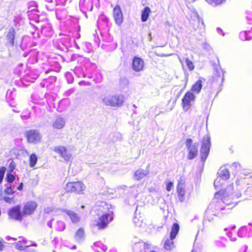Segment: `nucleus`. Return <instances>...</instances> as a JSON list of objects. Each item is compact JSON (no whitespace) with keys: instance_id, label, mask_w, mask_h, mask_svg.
Returning a JSON list of instances; mask_svg holds the SVG:
<instances>
[{"instance_id":"obj_1","label":"nucleus","mask_w":252,"mask_h":252,"mask_svg":"<svg viewBox=\"0 0 252 252\" xmlns=\"http://www.w3.org/2000/svg\"><path fill=\"white\" fill-rule=\"evenodd\" d=\"M232 190V184L227 186L225 189V192L223 193V198H220V192L215 193L214 197L205 212V219L203 221L204 224L206 223L207 220L209 222L213 221V216L220 217L221 214L224 213V212H222L223 210H228L230 209V208L226 209L224 205L227 206L232 205V198L230 197L229 198H227V197L225 196V195L231 193V195L234 196L231 192ZM229 196H230V194H229Z\"/></svg>"},{"instance_id":"obj_2","label":"nucleus","mask_w":252,"mask_h":252,"mask_svg":"<svg viewBox=\"0 0 252 252\" xmlns=\"http://www.w3.org/2000/svg\"><path fill=\"white\" fill-rule=\"evenodd\" d=\"M109 205L101 202L97 209L98 220L96 225L99 228H104L113 220V212L109 210Z\"/></svg>"},{"instance_id":"obj_3","label":"nucleus","mask_w":252,"mask_h":252,"mask_svg":"<svg viewBox=\"0 0 252 252\" xmlns=\"http://www.w3.org/2000/svg\"><path fill=\"white\" fill-rule=\"evenodd\" d=\"M102 100L103 104L106 106L119 107L122 105L124 97L123 95H108L104 96Z\"/></svg>"},{"instance_id":"obj_4","label":"nucleus","mask_w":252,"mask_h":252,"mask_svg":"<svg viewBox=\"0 0 252 252\" xmlns=\"http://www.w3.org/2000/svg\"><path fill=\"white\" fill-rule=\"evenodd\" d=\"M86 189L85 185L81 181L69 182L66 184L65 189L67 192L82 194Z\"/></svg>"},{"instance_id":"obj_5","label":"nucleus","mask_w":252,"mask_h":252,"mask_svg":"<svg viewBox=\"0 0 252 252\" xmlns=\"http://www.w3.org/2000/svg\"><path fill=\"white\" fill-rule=\"evenodd\" d=\"M211 146L210 137L209 135H205L202 141L200 150L201 160L204 161L209 154Z\"/></svg>"},{"instance_id":"obj_6","label":"nucleus","mask_w":252,"mask_h":252,"mask_svg":"<svg viewBox=\"0 0 252 252\" xmlns=\"http://www.w3.org/2000/svg\"><path fill=\"white\" fill-rule=\"evenodd\" d=\"M54 151L59 154L65 161H69L72 157L71 151L63 146H57L54 147Z\"/></svg>"},{"instance_id":"obj_7","label":"nucleus","mask_w":252,"mask_h":252,"mask_svg":"<svg viewBox=\"0 0 252 252\" xmlns=\"http://www.w3.org/2000/svg\"><path fill=\"white\" fill-rule=\"evenodd\" d=\"M186 145L187 147L189 154L187 158L189 159H192L196 157L198 153V143H195L192 144V140L188 138L186 141Z\"/></svg>"},{"instance_id":"obj_8","label":"nucleus","mask_w":252,"mask_h":252,"mask_svg":"<svg viewBox=\"0 0 252 252\" xmlns=\"http://www.w3.org/2000/svg\"><path fill=\"white\" fill-rule=\"evenodd\" d=\"M41 135L37 130H30L27 132V138L30 143L36 144L40 142Z\"/></svg>"},{"instance_id":"obj_9","label":"nucleus","mask_w":252,"mask_h":252,"mask_svg":"<svg viewBox=\"0 0 252 252\" xmlns=\"http://www.w3.org/2000/svg\"><path fill=\"white\" fill-rule=\"evenodd\" d=\"M195 99V96L191 92H188L186 93L182 99V104L185 111H188L190 108L191 103L193 102Z\"/></svg>"},{"instance_id":"obj_10","label":"nucleus","mask_w":252,"mask_h":252,"mask_svg":"<svg viewBox=\"0 0 252 252\" xmlns=\"http://www.w3.org/2000/svg\"><path fill=\"white\" fill-rule=\"evenodd\" d=\"M8 215L12 219L21 221L24 215L21 212L20 206L16 205L9 211Z\"/></svg>"},{"instance_id":"obj_11","label":"nucleus","mask_w":252,"mask_h":252,"mask_svg":"<svg viewBox=\"0 0 252 252\" xmlns=\"http://www.w3.org/2000/svg\"><path fill=\"white\" fill-rule=\"evenodd\" d=\"M150 173V164H149L145 169L139 168L136 170L133 176V178L136 181H139L146 177Z\"/></svg>"},{"instance_id":"obj_12","label":"nucleus","mask_w":252,"mask_h":252,"mask_svg":"<svg viewBox=\"0 0 252 252\" xmlns=\"http://www.w3.org/2000/svg\"><path fill=\"white\" fill-rule=\"evenodd\" d=\"M37 207L36 202L33 201H29L25 204L23 210V214L24 215H30L32 214Z\"/></svg>"},{"instance_id":"obj_13","label":"nucleus","mask_w":252,"mask_h":252,"mask_svg":"<svg viewBox=\"0 0 252 252\" xmlns=\"http://www.w3.org/2000/svg\"><path fill=\"white\" fill-rule=\"evenodd\" d=\"M113 14L116 24L118 26L121 25L123 22V15L119 5H116L114 8Z\"/></svg>"},{"instance_id":"obj_14","label":"nucleus","mask_w":252,"mask_h":252,"mask_svg":"<svg viewBox=\"0 0 252 252\" xmlns=\"http://www.w3.org/2000/svg\"><path fill=\"white\" fill-rule=\"evenodd\" d=\"M178 197L181 202H183L185 200V182L183 180H180L177 187Z\"/></svg>"},{"instance_id":"obj_15","label":"nucleus","mask_w":252,"mask_h":252,"mask_svg":"<svg viewBox=\"0 0 252 252\" xmlns=\"http://www.w3.org/2000/svg\"><path fill=\"white\" fill-rule=\"evenodd\" d=\"M238 236L241 238H249L252 236V228L247 226L241 227L238 231Z\"/></svg>"},{"instance_id":"obj_16","label":"nucleus","mask_w":252,"mask_h":252,"mask_svg":"<svg viewBox=\"0 0 252 252\" xmlns=\"http://www.w3.org/2000/svg\"><path fill=\"white\" fill-rule=\"evenodd\" d=\"M144 67V61L140 58L135 57L133 59L132 68L135 71L142 70Z\"/></svg>"},{"instance_id":"obj_17","label":"nucleus","mask_w":252,"mask_h":252,"mask_svg":"<svg viewBox=\"0 0 252 252\" xmlns=\"http://www.w3.org/2000/svg\"><path fill=\"white\" fill-rule=\"evenodd\" d=\"M65 125V119L61 117H59L52 123V126L55 129H60L63 128Z\"/></svg>"},{"instance_id":"obj_18","label":"nucleus","mask_w":252,"mask_h":252,"mask_svg":"<svg viewBox=\"0 0 252 252\" xmlns=\"http://www.w3.org/2000/svg\"><path fill=\"white\" fill-rule=\"evenodd\" d=\"M213 78V82H220V84L222 83L224 80V77L222 70L220 69H216L214 71Z\"/></svg>"},{"instance_id":"obj_19","label":"nucleus","mask_w":252,"mask_h":252,"mask_svg":"<svg viewBox=\"0 0 252 252\" xmlns=\"http://www.w3.org/2000/svg\"><path fill=\"white\" fill-rule=\"evenodd\" d=\"M15 35V30L13 28H10L6 34L5 37L7 40V43H8L11 46H14V40Z\"/></svg>"},{"instance_id":"obj_20","label":"nucleus","mask_w":252,"mask_h":252,"mask_svg":"<svg viewBox=\"0 0 252 252\" xmlns=\"http://www.w3.org/2000/svg\"><path fill=\"white\" fill-rule=\"evenodd\" d=\"M218 174L219 177L224 180L228 179L230 177L229 172L225 167H220Z\"/></svg>"},{"instance_id":"obj_21","label":"nucleus","mask_w":252,"mask_h":252,"mask_svg":"<svg viewBox=\"0 0 252 252\" xmlns=\"http://www.w3.org/2000/svg\"><path fill=\"white\" fill-rule=\"evenodd\" d=\"M64 212L69 217L73 223H78L79 222L80 219L76 213L69 210H66Z\"/></svg>"},{"instance_id":"obj_22","label":"nucleus","mask_w":252,"mask_h":252,"mask_svg":"<svg viewBox=\"0 0 252 252\" xmlns=\"http://www.w3.org/2000/svg\"><path fill=\"white\" fill-rule=\"evenodd\" d=\"M74 239L78 242H81L85 239V232L83 228H80L75 233Z\"/></svg>"},{"instance_id":"obj_23","label":"nucleus","mask_w":252,"mask_h":252,"mask_svg":"<svg viewBox=\"0 0 252 252\" xmlns=\"http://www.w3.org/2000/svg\"><path fill=\"white\" fill-rule=\"evenodd\" d=\"M227 239L224 237H220L215 241L214 243L216 247L219 248L223 249L226 246Z\"/></svg>"},{"instance_id":"obj_24","label":"nucleus","mask_w":252,"mask_h":252,"mask_svg":"<svg viewBox=\"0 0 252 252\" xmlns=\"http://www.w3.org/2000/svg\"><path fill=\"white\" fill-rule=\"evenodd\" d=\"M174 239H171L170 237H165L163 241H164V248L166 250H170L173 247L174 244L173 242V240Z\"/></svg>"},{"instance_id":"obj_25","label":"nucleus","mask_w":252,"mask_h":252,"mask_svg":"<svg viewBox=\"0 0 252 252\" xmlns=\"http://www.w3.org/2000/svg\"><path fill=\"white\" fill-rule=\"evenodd\" d=\"M195 18L196 20H194V22L192 23L194 29L197 30L198 29H204V25L203 21L200 20L198 16Z\"/></svg>"},{"instance_id":"obj_26","label":"nucleus","mask_w":252,"mask_h":252,"mask_svg":"<svg viewBox=\"0 0 252 252\" xmlns=\"http://www.w3.org/2000/svg\"><path fill=\"white\" fill-rule=\"evenodd\" d=\"M202 82L201 80H198L192 86L191 90L195 93L198 94L200 92L202 87Z\"/></svg>"},{"instance_id":"obj_27","label":"nucleus","mask_w":252,"mask_h":252,"mask_svg":"<svg viewBox=\"0 0 252 252\" xmlns=\"http://www.w3.org/2000/svg\"><path fill=\"white\" fill-rule=\"evenodd\" d=\"M151 12V9L149 7H145L143 10L142 11L141 20L143 22H146Z\"/></svg>"},{"instance_id":"obj_28","label":"nucleus","mask_w":252,"mask_h":252,"mask_svg":"<svg viewBox=\"0 0 252 252\" xmlns=\"http://www.w3.org/2000/svg\"><path fill=\"white\" fill-rule=\"evenodd\" d=\"M179 230V225L178 224L176 223H174L171 229L170 237L171 239H174L178 234Z\"/></svg>"},{"instance_id":"obj_29","label":"nucleus","mask_w":252,"mask_h":252,"mask_svg":"<svg viewBox=\"0 0 252 252\" xmlns=\"http://www.w3.org/2000/svg\"><path fill=\"white\" fill-rule=\"evenodd\" d=\"M54 227L56 230L59 231H63L65 228V224L63 221L58 220L56 221Z\"/></svg>"},{"instance_id":"obj_30","label":"nucleus","mask_w":252,"mask_h":252,"mask_svg":"<svg viewBox=\"0 0 252 252\" xmlns=\"http://www.w3.org/2000/svg\"><path fill=\"white\" fill-rule=\"evenodd\" d=\"M224 183V180L220 178V177H218L214 181V185L216 189H219L221 187L222 185Z\"/></svg>"},{"instance_id":"obj_31","label":"nucleus","mask_w":252,"mask_h":252,"mask_svg":"<svg viewBox=\"0 0 252 252\" xmlns=\"http://www.w3.org/2000/svg\"><path fill=\"white\" fill-rule=\"evenodd\" d=\"M26 244V241L23 239L22 242L21 241H19L18 242L15 243V248L19 250H24V248L27 246Z\"/></svg>"},{"instance_id":"obj_32","label":"nucleus","mask_w":252,"mask_h":252,"mask_svg":"<svg viewBox=\"0 0 252 252\" xmlns=\"http://www.w3.org/2000/svg\"><path fill=\"white\" fill-rule=\"evenodd\" d=\"M37 160V158L36 155L34 154H32L30 157V166L33 167L36 163Z\"/></svg>"},{"instance_id":"obj_33","label":"nucleus","mask_w":252,"mask_h":252,"mask_svg":"<svg viewBox=\"0 0 252 252\" xmlns=\"http://www.w3.org/2000/svg\"><path fill=\"white\" fill-rule=\"evenodd\" d=\"M206 1L209 4L213 5L216 6L219 4H220L225 1L226 0H206Z\"/></svg>"},{"instance_id":"obj_34","label":"nucleus","mask_w":252,"mask_h":252,"mask_svg":"<svg viewBox=\"0 0 252 252\" xmlns=\"http://www.w3.org/2000/svg\"><path fill=\"white\" fill-rule=\"evenodd\" d=\"M185 62L187 65L189 70H192L194 69V65L191 61L189 60V59L186 58L185 59Z\"/></svg>"},{"instance_id":"obj_35","label":"nucleus","mask_w":252,"mask_h":252,"mask_svg":"<svg viewBox=\"0 0 252 252\" xmlns=\"http://www.w3.org/2000/svg\"><path fill=\"white\" fill-rule=\"evenodd\" d=\"M231 168L232 170H234L236 171H239L241 170V165L237 162H234L231 165Z\"/></svg>"},{"instance_id":"obj_36","label":"nucleus","mask_w":252,"mask_h":252,"mask_svg":"<svg viewBox=\"0 0 252 252\" xmlns=\"http://www.w3.org/2000/svg\"><path fill=\"white\" fill-rule=\"evenodd\" d=\"M240 37L242 40H250V38L248 37V32L246 31L241 32Z\"/></svg>"},{"instance_id":"obj_37","label":"nucleus","mask_w":252,"mask_h":252,"mask_svg":"<svg viewBox=\"0 0 252 252\" xmlns=\"http://www.w3.org/2000/svg\"><path fill=\"white\" fill-rule=\"evenodd\" d=\"M15 179V176L11 173H7L6 175L7 181L9 183H12Z\"/></svg>"},{"instance_id":"obj_38","label":"nucleus","mask_w":252,"mask_h":252,"mask_svg":"<svg viewBox=\"0 0 252 252\" xmlns=\"http://www.w3.org/2000/svg\"><path fill=\"white\" fill-rule=\"evenodd\" d=\"M6 171V168L5 167H1L0 168V184L1 183L4 175Z\"/></svg>"},{"instance_id":"obj_39","label":"nucleus","mask_w":252,"mask_h":252,"mask_svg":"<svg viewBox=\"0 0 252 252\" xmlns=\"http://www.w3.org/2000/svg\"><path fill=\"white\" fill-rule=\"evenodd\" d=\"M14 191L11 186H7L6 188L4 190V192L8 195L12 194L14 193Z\"/></svg>"},{"instance_id":"obj_40","label":"nucleus","mask_w":252,"mask_h":252,"mask_svg":"<svg viewBox=\"0 0 252 252\" xmlns=\"http://www.w3.org/2000/svg\"><path fill=\"white\" fill-rule=\"evenodd\" d=\"M135 226H141L142 221L140 220L139 218H137L136 217H134L133 220Z\"/></svg>"},{"instance_id":"obj_41","label":"nucleus","mask_w":252,"mask_h":252,"mask_svg":"<svg viewBox=\"0 0 252 252\" xmlns=\"http://www.w3.org/2000/svg\"><path fill=\"white\" fill-rule=\"evenodd\" d=\"M15 168V163L13 161L10 162L9 165V171L10 173L13 172L14 169Z\"/></svg>"},{"instance_id":"obj_42","label":"nucleus","mask_w":252,"mask_h":252,"mask_svg":"<svg viewBox=\"0 0 252 252\" xmlns=\"http://www.w3.org/2000/svg\"><path fill=\"white\" fill-rule=\"evenodd\" d=\"M3 200L5 202L11 203L14 202V198L13 197H4L3 198Z\"/></svg>"},{"instance_id":"obj_43","label":"nucleus","mask_w":252,"mask_h":252,"mask_svg":"<svg viewBox=\"0 0 252 252\" xmlns=\"http://www.w3.org/2000/svg\"><path fill=\"white\" fill-rule=\"evenodd\" d=\"M173 187V184L172 182H169L166 186V189L167 191H170Z\"/></svg>"},{"instance_id":"obj_44","label":"nucleus","mask_w":252,"mask_h":252,"mask_svg":"<svg viewBox=\"0 0 252 252\" xmlns=\"http://www.w3.org/2000/svg\"><path fill=\"white\" fill-rule=\"evenodd\" d=\"M227 236L230 238L231 241H235L236 240V238L235 237L232 236V234L231 232H229L227 234Z\"/></svg>"},{"instance_id":"obj_45","label":"nucleus","mask_w":252,"mask_h":252,"mask_svg":"<svg viewBox=\"0 0 252 252\" xmlns=\"http://www.w3.org/2000/svg\"><path fill=\"white\" fill-rule=\"evenodd\" d=\"M52 211V209L50 207H47L44 209V212L46 214H49Z\"/></svg>"},{"instance_id":"obj_46","label":"nucleus","mask_w":252,"mask_h":252,"mask_svg":"<svg viewBox=\"0 0 252 252\" xmlns=\"http://www.w3.org/2000/svg\"><path fill=\"white\" fill-rule=\"evenodd\" d=\"M4 240L0 238V250H2L4 248L3 243Z\"/></svg>"},{"instance_id":"obj_47","label":"nucleus","mask_w":252,"mask_h":252,"mask_svg":"<svg viewBox=\"0 0 252 252\" xmlns=\"http://www.w3.org/2000/svg\"><path fill=\"white\" fill-rule=\"evenodd\" d=\"M252 187L248 188L245 191V194L246 195H249L250 194V193L252 192Z\"/></svg>"},{"instance_id":"obj_48","label":"nucleus","mask_w":252,"mask_h":252,"mask_svg":"<svg viewBox=\"0 0 252 252\" xmlns=\"http://www.w3.org/2000/svg\"><path fill=\"white\" fill-rule=\"evenodd\" d=\"M5 240L7 241H9L10 240H13V241H15V240H17V238H12V237H11L9 236H7L5 238Z\"/></svg>"},{"instance_id":"obj_49","label":"nucleus","mask_w":252,"mask_h":252,"mask_svg":"<svg viewBox=\"0 0 252 252\" xmlns=\"http://www.w3.org/2000/svg\"><path fill=\"white\" fill-rule=\"evenodd\" d=\"M54 220V219H52L51 220L48 221L47 222V225L50 227V228H52V221Z\"/></svg>"},{"instance_id":"obj_50","label":"nucleus","mask_w":252,"mask_h":252,"mask_svg":"<svg viewBox=\"0 0 252 252\" xmlns=\"http://www.w3.org/2000/svg\"><path fill=\"white\" fill-rule=\"evenodd\" d=\"M23 187V183H21L19 185V186L17 187V189L18 190H22V189Z\"/></svg>"},{"instance_id":"obj_51","label":"nucleus","mask_w":252,"mask_h":252,"mask_svg":"<svg viewBox=\"0 0 252 252\" xmlns=\"http://www.w3.org/2000/svg\"><path fill=\"white\" fill-rule=\"evenodd\" d=\"M21 117L23 120H27L28 119V117L26 116H22Z\"/></svg>"},{"instance_id":"obj_52","label":"nucleus","mask_w":252,"mask_h":252,"mask_svg":"<svg viewBox=\"0 0 252 252\" xmlns=\"http://www.w3.org/2000/svg\"><path fill=\"white\" fill-rule=\"evenodd\" d=\"M217 31L218 32V33H220V32H222L221 29H220V28H217Z\"/></svg>"},{"instance_id":"obj_53","label":"nucleus","mask_w":252,"mask_h":252,"mask_svg":"<svg viewBox=\"0 0 252 252\" xmlns=\"http://www.w3.org/2000/svg\"><path fill=\"white\" fill-rule=\"evenodd\" d=\"M241 194H239H239H237L236 195H235V196H236V198H238V197H240V196H241Z\"/></svg>"},{"instance_id":"obj_54","label":"nucleus","mask_w":252,"mask_h":252,"mask_svg":"<svg viewBox=\"0 0 252 252\" xmlns=\"http://www.w3.org/2000/svg\"><path fill=\"white\" fill-rule=\"evenodd\" d=\"M240 181L239 180H237V181H236V184H237V185H239V184H240Z\"/></svg>"},{"instance_id":"obj_55","label":"nucleus","mask_w":252,"mask_h":252,"mask_svg":"<svg viewBox=\"0 0 252 252\" xmlns=\"http://www.w3.org/2000/svg\"><path fill=\"white\" fill-rule=\"evenodd\" d=\"M248 32V37L251 39V36L249 35V34H250V32Z\"/></svg>"},{"instance_id":"obj_56","label":"nucleus","mask_w":252,"mask_h":252,"mask_svg":"<svg viewBox=\"0 0 252 252\" xmlns=\"http://www.w3.org/2000/svg\"><path fill=\"white\" fill-rule=\"evenodd\" d=\"M46 8H47L49 10H50V11L52 10L53 9V8H49L48 7V6H47V5H46Z\"/></svg>"},{"instance_id":"obj_57","label":"nucleus","mask_w":252,"mask_h":252,"mask_svg":"<svg viewBox=\"0 0 252 252\" xmlns=\"http://www.w3.org/2000/svg\"><path fill=\"white\" fill-rule=\"evenodd\" d=\"M45 0L48 2H52L53 1L52 0Z\"/></svg>"},{"instance_id":"obj_58","label":"nucleus","mask_w":252,"mask_h":252,"mask_svg":"<svg viewBox=\"0 0 252 252\" xmlns=\"http://www.w3.org/2000/svg\"><path fill=\"white\" fill-rule=\"evenodd\" d=\"M126 187V186H121V188L122 189L125 188Z\"/></svg>"},{"instance_id":"obj_59","label":"nucleus","mask_w":252,"mask_h":252,"mask_svg":"<svg viewBox=\"0 0 252 252\" xmlns=\"http://www.w3.org/2000/svg\"><path fill=\"white\" fill-rule=\"evenodd\" d=\"M72 249H76V246H74L72 247Z\"/></svg>"},{"instance_id":"obj_60","label":"nucleus","mask_w":252,"mask_h":252,"mask_svg":"<svg viewBox=\"0 0 252 252\" xmlns=\"http://www.w3.org/2000/svg\"><path fill=\"white\" fill-rule=\"evenodd\" d=\"M161 57H164V56H166V55H164V54H162L160 55Z\"/></svg>"},{"instance_id":"obj_61","label":"nucleus","mask_w":252,"mask_h":252,"mask_svg":"<svg viewBox=\"0 0 252 252\" xmlns=\"http://www.w3.org/2000/svg\"><path fill=\"white\" fill-rule=\"evenodd\" d=\"M249 225H252V222H249Z\"/></svg>"},{"instance_id":"obj_62","label":"nucleus","mask_w":252,"mask_h":252,"mask_svg":"<svg viewBox=\"0 0 252 252\" xmlns=\"http://www.w3.org/2000/svg\"><path fill=\"white\" fill-rule=\"evenodd\" d=\"M137 208H136V209L135 210V215L137 214Z\"/></svg>"},{"instance_id":"obj_63","label":"nucleus","mask_w":252,"mask_h":252,"mask_svg":"<svg viewBox=\"0 0 252 252\" xmlns=\"http://www.w3.org/2000/svg\"><path fill=\"white\" fill-rule=\"evenodd\" d=\"M179 60H180V62H181V63H182V60H181V58H180V57H179Z\"/></svg>"},{"instance_id":"obj_64","label":"nucleus","mask_w":252,"mask_h":252,"mask_svg":"<svg viewBox=\"0 0 252 252\" xmlns=\"http://www.w3.org/2000/svg\"><path fill=\"white\" fill-rule=\"evenodd\" d=\"M150 252H155V251H151Z\"/></svg>"}]
</instances>
